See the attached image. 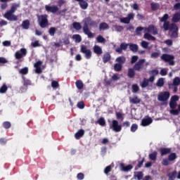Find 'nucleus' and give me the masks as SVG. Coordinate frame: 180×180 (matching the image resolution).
<instances>
[{"label": "nucleus", "instance_id": "obj_1", "mask_svg": "<svg viewBox=\"0 0 180 180\" xmlns=\"http://www.w3.org/2000/svg\"><path fill=\"white\" fill-rule=\"evenodd\" d=\"M159 19L160 22H163V29L165 30V32L168 30H173L170 34L171 39H178V30H179V29L178 28V25H176V24L174 22L169 24V21H168L169 19V15L165 13Z\"/></svg>", "mask_w": 180, "mask_h": 180}, {"label": "nucleus", "instance_id": "obj_2", "mask_svg": "<svg viewBox=\"0 0 180 180\" xmlns=\"http://www.w3.org/2000/svg\"><path fill=\"white\" fill-rule=\"evenodd\" d=\"M89 26H91V27H98V22L94 21L91 17H87L85 18V22L84 23L82 30L84 34H86L89 39H92L94 38V33L89 30Z\"/></svg>", "mask_w": 180, "mask_h": 180}, {"label": "nucleus", "instance_id": "obj_3", "mask_svg": "<svg viewBox=\"0 0 180 180\" xmlns=\"http://www.w3.org/2000/svg\"><path fill=\"white\" fill-rule=\"evenodd\" d=\"M144 63H146V59H140L134 64L133 68H129L127 77L129 78H134V77H136V71L141 72V71L144 70Z\"/></svg>", "mask_w": 180, "mask_h": 180}, {"label": "nucleus", "instance_id": "obj_4", "mask_svg": "<svg viewBox=\"0 0 180 180\" xmlns=\"http://www.w3.org/2000/svg\"><path fill=\"white\" fill-rule=\"evenodd\" d=\"M18 8H20V4H13L11 9L5 13L4 18L11 22H16V20H18V16L13 13L18 11Z\"/></svg>", "mask_w": 180, "mask_h": 180}, {"label": "nucleus", "instance_id": "obj_5", "mask_svg": "<svg viewBox=\"0 0 180 180\" xmlns=\"http://www.w3.org/2000/svg\"><path fill=\"white\" fill-rule=\"evenodd\" d=\"M37 22L41 29L47 27L49 26V15L47 14L37 15Z\"/></svg>", "mask_w": 180, "mask_h": 180}, {"label": "nucleus", "instance_id": "obj_6", "mask_svg": "<svg viewBox=\"0 0 180 180\" xmlns=\"http://www.w3.org/2000/svg\"><path fill=\"white\" fill-rule=\"evenodd\" d=\"M161 60L165 63H169V65H175V56L167 53H163L161 57Z\"/></svg>", "mask_w": 180, "mask_h": 180}, {"label": "nucleus", "instance_id": "obj_7", "mask_svg": "<svg viewBox=\"0 0 180 180\" xmlns=\"http://www.w3.org/2000/svg\"><path fill=\"white\" fill-rule=\"evenodd\" d=\"M27 54V50L25 48H22L20 51H16L15 53V58H16V60H18L16 62V64H19V63H22V58H23V57H26Z\"/></svg>", "mask_w": 180, "mask_h": 180}, {"label": "nucleus", "instance_id": "obj_8", "mask_svg": "<svg viewBox=\"0 0 180 180\" xmlns=\"http://www.w3.org/2000/svg\"><path fill=\"white\" fill-rule=\"evenodd\" d=\"M154 81H155V77H150L148 79L144 77L143 81L140 83V86L143 89L147 88V86H148L150 84L151 86H153Z\"/></svg>", "mask_w": 180, "mask_h": 180}, {"label": "nucleus", "instance_id": "obj_9", "mask_svg": "<svg viewBox=\"0 0 180 180\" xmlns=\"http://www.w3.org/2000/svg\"><path fill=\"white\" fill-rule=\"evenodd\" d=\"M169 96H171V94L169 91H162L158 96V99L160 102H167L169 99Z\"/></svg>", "mask_w": 180, "mask_h": 180}, {"label": "nucleus", "instance_id": "obj_10", "mask_svg": "<svg viewBox=\"0 0 180 180\" xmlns=\"http://www.w3.org/2000/svg\"><path fill=\"white\" fill-rule=\"evenodd\" d=\"M110 129H112L113 131H115V133H119V131H122V124H119V121L113 120Z\"/></svg>", "mask_w": 180, "mask_h": 180}, {"label": "nucleus", "instance_id": "obj_11", "mask_svg": "<svg viewBox=\"0 0 180 180\" xmlns=\"http://www.w3.org/2000/svg\"><path fill=\"white\" fill-rule=\"evenodd\" d=\"M176 106H178V103H175L174 101H169V108L172 109L170 110L171 115H173L174 116H178L179 115V110H176Z\"/></svg>", "mask_w": 180, "mask_h": 180}, {"label": "nucleus", "instance_id": "obj_12", "mask_svg": "<svg viewBox=\"0 0 180 180\" xmlns=\"http://www.w3.org/2000/svg\"><path fill=\"white\" fill-rule=\"evenodd\" d=\"M80 51L83 54H85V58H86V60H89V58L92 57V51L88 49L85 45L81 46Z\"/></svg>", "mask_w": 180, "mask_h": 180}, {"label": "nucleus", "instance_id": "obj_13", "mask_svg": "<svg viewBox=\"0 0 180 180\" xmlns=\"http://www.w3.org/2000/svg\"><path fill=\"white\" fill-rule=\"evenodd\" d=\"M130 20H134V13H130L127 15V17L120 18V22L121 23H124L125 25H129Z\"/></svg>", "mask_w": 180, "mask_h": 180}, {"label": "nucleus", "instance_id": "obj_14", "mask_svg": "<svg viewBox=\"0 0 180 180\" xmlns=\"http://www.w3.org/2000/svg\"><path fill=\"white\" fill-rule=\"evenodd\" d=\"M144 30L148 33H152L154 36L158 34V29L154 25H150L148 27H144Z\"/></svg>", "mask_w": 180, "mask_h": 180}, {"label": "nucleus", "instance_id": "obj_15", "mask_svg": "<svg viewBox=\"0 0 180 180\" xmlns=\"http://www.w3.org/2000/svg\"><path fill=\"white\" fill-rule=\"evenodd\" d=\"M128 47H129V44L122 42L120 44V47L115 49V51L116 53H119L120 54H122L123 53V50L124 51H126Z\"/></svg>", "mask_w": 180, "mask_h": 180}, {"label": "nucleus", "instance_id": "obj_16", "mask_svg": "<svg viewBox=\"0 0 180 180\" xmlns=\"http://www.w3.org/2000/svg\"><path fill=\"white\" fill-rule=\"evenodd\" d=\"M171 151H172V148H160L159 149L161 157H164V155H168V154H171Z\"/></svg>", "mask_w": 180, "mask_h": 180}, {"label": "nucleus", "instance_id": "obj_17", "mask_svg": "<svg viewBox=\"0 0 180 180\" xmlns=\"http://www.w3.org/2000/svg\"><path fill=\"white\" fill-rule=\"evenodd\" d=\"M45 10L46 11V12H51V13H57V12H58V6H51L49 5H45Z\"/></svg>", "mask_w": 180, "mask_h": 180}, {"label": "nucleus", "instance_id": "obj_18", "mask_svg": "<svg viewBox=\"0 0 180 180\" xmlns=\"http://www.w3.org/2000/svg\"><path fill=\"white\" fill-rule=\"evenodd\" d=\"M76 1L79 2V6L81 9H83V11L88 9V6H89V4H88V0H76Z\"/></svg>", "mask_w": 180, "mask_h": 180}, {"label": "nucleus", "instance_id": "obj_19", "mask_svg": "<svg viewBox=\"0 0 180 180\" xmlns=\"http://www.w3.org/2000/svg\"><path fill=\"white\" fill-rule=\"evenodd\" d=\"M153 123V119L151 117L148 118H143L141 120V126H143V127H146V126H148Z\"/></svg>", "mask_w": 180, "mask_h": 180}, {"label": "nucleus", "instance_id": "obj_20", "mask_svg": "<svg viewBox=\"0 0 180 180\" xmlns=\"http://www.w3.org/2000/svg\"><path fill=\"white\" fill-rule=\"evenodd\" d=\"M21 27L25 30H28V29L30 27V20H23L21 24Z\"/></svg>", "mask_w": 180, "mask_h": 180}, {"label": "nucleus", "instance_id": "obj_21", "mask_svg": "<svg viewBox=\"0 0 180 180\" xmlns=\"http://www.w3.org/2000/svg\"><path fill=\"white\" fill-rule=\"evenodd\" d=\"M130 103H134V105H137L141 102V99H140L137 96H134L133 98L129 97Z\"/></svg>", "mask_w": 180, "mask_h": 180}, {"label": "nucleus", "instance_id": "obj_22", "mask_svg": "<svg viewBox=\"0 0 180 180\" xmlns=\"http://www.w3.org/2000/svg\"><path fill=\"white\" fill-rule=\"evenodd\" d=\"M85 134V130L84 129H79L75 134V138L76 140H79L82 137H84V135Z\"/></svg>", "mask_w": 180, "mask_h": 180}, {"label": "nucleus", "instance_id": "obj_23", "mask_svg": "<svg viewBox=\"0 0 180 180\" xmlns=\"http://www.w3.org/2000/svg\"><path fill=\"white\" fill-rule=\"evenodd\" d=\"M120 168H122V171H124V172H127L130 171V169H133V166L131 165H128L127 166H124V164L121 163Z\"/></svg>", "mask_w": 180, "mask_h": 180}, {"label": "nucleus", "instance_id": "obj_24", "mask_svg": "<svg viewBox=\"0 0 180 180\" xmlns=\"http://www.w3.org/2000/svg\"><path fill=\"white\" fill-rule=\"evenodd\" d=\"M129 50L133 53H137L139 51V45L136 44H129Z\"/></svg>", "mask_w": 180, "mask_h": 180}, {"label": "nucleus", "instance_id": "obj_25", "mask_svg": "<svg viewBox=\"0 0 180 180\" xmlns=\"http://www.w3.org/2000/svg\"><path fill=\"white\" fill-rule=\"evenodd\" d=\"M110 53L109 52H107L103 54V62L104 63V64H106V63H108V61H110Z\"/></svg>", "mask_w": 180, "mask_h": 180}, {"label": "nucleus", "instance_id": "obj_26", "mask_svg": "<svg viewBox=\"0 0 180 180\" xmlns=\"http://www.w3.org/2000/svg\"><path fill=\"white\" fill-rule=\"evenodd\" d=\"M93 50H94V53H95V54H97L98 56H101V54L103 53V51H102V48H101V46L98 45L94 46L93 48Z\"/></svg>", "mask_w": 180, "mask_h": 180}, {"label": "nucleus", "instance_id": "obj_27", "mask_svg": "<svg viewBox=\"0 0 180 180\" xmlns=\"http://www.w3.org/2000/svg\"><path fill=\"white\" fill-rule=\"evenodd\" d=\"M179 85H180V78L178 77H176L173 79V83L171 84H169V88H171V86H178Z\"/></svg>", "mask_w": 180, "mask_h": 180}, {"label": "nucleus", "instance_id": "obj_28", "mask_svg": "<svg viewBox=\"0 0 180 180\" xmlns=\"http://www.w3.org/2000/svg\"><path fill=\"white\" fill-rule=\"evenodd\" d=\"M172 20L174 22V23H178V22L180 20V12L174 13Z\"/></svg>", "mask_w": 180, "mask_h": 180}, {"label": "nucleus", "instance_id": "obj_29", "mask_svg": "<svg viewBox=\"0 0 180 180\" xmlns=\"http://www.w3.org/2000/svg\"><path fill=\"white\" fill-rule=\"evenodd\" d=\"M160 4L158 3L152 2L150 4V8L153 11H158V9H160Z\"/></svg>", "mask_w": 180, "mask_h": 180}, {"label": "nucleus", "instance_id": "obj_30", "mask_svg": "<svg viewBox=\"0 0 180 180\" xmlns=\"http://www.w3.org/2000/svg\"><path fill=\"white\" fill-rule=\"evenodd\" d=\"M115 61L118 63V64H121V65H123L124 63H126V57L124 56H119L116 58Z\"/></svg>", "mask_w": 180, "mask_h": 180}, {"label": "nucleus", "instance_id": "obj_31", "mask_svg": "<svg viewBox=\"0 0 180 180\" xmlns=\"http://www.w3.org/2000/svg\"><path fill=\"white\" fill-rule=\"evenodd\" d=\"M109 29V25L106 22H101L99 25V30L102 31V30H106Z\"/></svg>", "mask_w": 180, "mask_h": 180}, {"label": "nucleus", "instance_id": "obj_32", "mask_svg": "<svg viewBox=\"0 0 180 180\" xmlns=\"http://www.w3.org/2000/svg\"><path fill=\"white\" fill-rule=\"evenodd\" d=\"M143 37L146 39V40H152V41H155V37L148 32L145 33Z\"/></svg>", "mask_w": 180, "mask_h": 180}, {"label": "nucleus", "instance_id": "obj_33", "mask_svg": "<svg viewBox=\"0 0 180 180\" xmlns=\"http://www.w3.org/2000/svg\"><path fill=\"white\" fill-rule=\"evenodd\" d=\"M176 170L168 173L167 176L169 178V180H175V178H176Z\"/></svg>", "mask_w": 180, "mask_h": 180}, {"label": "nucleus", "instance_id": "obj_34", "mask_svg": "<svg viewBox=\"0 0 180 180\" xmlns=\"http://www.w3.org/2000/svg\"><path fill=\"white\" fill-rule=\"evenodd\" d=\"M75 85L77 89H79V91L81 89H84V83L82 80H77L75 82Z\"/></svg>", "mask_w": 180, "mask_h": 180}, {"label": "nucleus", "instance_id": "obj_35", "mask_svg": "<svg viewBox=\"0 0 180 180\" xmlns=\"http://www.w3.org/2000/svg\"><path fill=\"white\" fill-rule=\"evenodd\" d=\"M72 39L75 40V43H81V41H82V38L79 34H73Z\"/></svg>", "mask_w": 180, "mask_h": 180}, {"label": "nucleus", "instance_id": "obj_36", "mask_svg": "<svg viewBox=\"0 0 180 180\" xmlns=\"http://www.w3.org/2000/svg\"><path fill=\"white\" fill-rule=\"evenodd\" d=\"M123 68V65L120 63H115L114 65V70L116 71V72H120V71H122V69Z\"/></svg>", "mask_w": 180, "mask_h": 180}, {"label": "nucleus", "instance_id": "obj_37", "mask_svg": "<svg viewBox=\"0 0 180 180\" xmlns=\"http://www.w3.org/2000/svg\"><path fill=\"white\" fill-rule=\"evenodd\" d=\"M177 158H178V156L176 155V153H170L167 157V159L169 161H175V160Z\"/></svg>", "mask_w": 180, "mask_h": 180}, {"label": "nucleus", "instance_id": "obj_38", "mask_svg": "<svg viewBox=\"0 0 180 180\" xmlns=\"http://www.w3.org/2000/svg\"><path fill=\"white\" fill-rule=\"evenodd\" d=\"M157 155H158V153L157 151H154L153 153L149 154V158L151 161H155L157 160Z\"/></svg>", "mask_w": 180, "mask_h": 180}, {"label": "nucleus", "instance_id": "obj_39", "mask_svg": "<svg viewBox=\"0 0 180 180\" xmlns=\"http://www.w3.org/2000/svg\"><path fill=\"white\" fill-rule=\"evenodd\" d=\"M72 26L75 30H81V29H82V25H81V23L78 22H74L72 23Z\"/></svg>", "mask_w": 180, "mask_h": 180}, {"label": "nucleus", "instance_id": "obj_40", "mask_svg": "<svg viewBox=\"0 0 180 180\" xmlns=\"http://www.w3.org/2000/svg\"><path fill=\"white\" fill-rule=\"evenodd\" d=\"M96 41L97 43H106V39L102 36V35H98L96 37Z\"/></svg>", "mask_w": 180, "mask_h": 180}, {"label": "nucleus", "instance_id": "obj_41", "mask_svg": "<svg viewBox=\"0 0 180 180\" xmlns=\"http://www.w3.org/2000/svg\"><path fill=\"white\" fill-rule=\"evenodd\" d=\"M135 178H136L138 180L143 179V176H144V174H143V172H137L134 174Z\"/></svg>", "mask_w": 180, "mask_h": 180}, {"label": "nucleus", "instance_id": "obj_42", "mask_svg": "<svg viewBox=\"0 0 180 180\" xmlns=\"http://www.w3.org/2000/svg\"><path fill=\"white\" fill-rule=\"evenodd\" d=\"M6 91H8V86H6V84H3L0 88V94H6Z\"/></svg>", "mask_w": 180, "mask_h": 180}, {"label": "nucleus", "instance_id": "obj_43", "mask_svg": "<svg viewBox=\"0 0 180 180\" xmlns=\"http://www.w3.org/2000/svg\"><path fill=\"white\" fill-rule=\"evenodd\" d=\"M98 124H100V126H105V124H106V121L105 120V118L100 117L98 120Z\"/></svg>", "mask_w": 180, "mask_h": 180}, {"label": "nucleus", "instance_id": "obj_44", "mask_svg": "<svg viewBox=\"0 0 180 180\" xmlns=\"http://www.w3.org/2000/svg\"><path fill=\"white\" fill-rule=\"evenodd\" d=\"M157 86L161 87L164 86V79L163 78H160L157 83H156Z\"/></svg>", "mask_w": 180, "mask_h": 180}, {"label": "nucleus", "instance_id": "obj_45", "mask_svg": "<svg viewBox=\"0 0 180 180\" xmlns=\"http://www.w3.org/2000/svg\"><path fill=\"white\" fill-rule=\"evenodd\" d=\"M150 77H153V78H155L156 75L158 74V70H152L149 72Z\"/></svg>", "mask_w": 180, "mask_h": 180}, {"label": "nucleus", "instance_id": "obj_46", "mask_svg": "<svg viewBox=\"0 0 180 180\" xmlns=\"http://www.w3.org/2000/svg\"><path fill=\"white\" fill-rule=\"evenodd\" d=\"M29 72V68H23L20 70V74H22V75H26Z\"/></svg>", "mask_w": 180, "mask_h": 180}, {"label": "nucleus", "instance_id": "obj_47", "mask_svg": "<svg viewBox=\"0 0 180 180\" xmlns=\"http://www.w3.org/2000/svg\"><path fill=\"white\" fill-rule=\"evenodd\" d=\"M56 30L57 29H56V27H51L49 30V33L51 36H54L56 34Z\"/></svg>", "mask_w": 180, "mask_h": 180}, {"label": "nucleus", "instance_id": "obj_48", "mask_svg": "<svg viewBox=\"0 0 180 180\" xmlns=\"http://www.w3.org/2000/svg\"><path fill=\"white\" fill-rule=\"evenodd\" d=\"M139 129V125L137 124H132L131 126V131L135 133V131Z\"/></svg>", "mask_w": 180, "mask_h": 180}, {"label": "nucleus", "instance_id": "obj_49", "mask_svg": "<svg viewBox=\"0 0 180 180\" xmlns=\"http://www.w3.org/2000/svg\"><path fill=\"white\" fill-rule=\"evenodd\" d=\"M139 91H140V87H139V85L133 84L132 85V92L136 94V92H139Z\"/></svg>", "mask_w": 180, "mask_h": 180}, {"label": "nucleus", "instance_id": "obj_50", "mask_svg": "<svg viewBox=\"0 0 180 180\" xmlns=\"http://www.w3.org/2000/svg\"><path fill=\"white\" fill-rule=\"evenodd\" d=\"M116 118L117 119V120H122L123 121V120L124 119V117H123V114H122L121 112H116Z\"/></svg>", "mask_w": 180, "mask_h": 180}, {"label": "nucleus", "instance_id": "obj_51", "mask_svg": "<svg viewBox=\"0 0 180 180\" xmlns=\"http://www.w3.org/2000/svg\"><path fill=\"white\" fill-rule=\"evenodd\" d=\"M51 86L53 89H57V88H58V86H60V84H58V82H57L56 80H53L51 82Z\"/></svg>", "mask_w": 180, "mask_h": 180}, {"label": "nucleus", "instance_id": "obj_52", "mask_svg": "<svg viewBox=\"0 0 180 180\" xmlns=\"http://www.w3.org/2000/svg\"><path fill=\"white\" fill-rule=\"evenodd\" d=\"M179 101V96L174 95L171 97L170 101L176 103Z\"/></svg>", "mask_w": 180, "mask_h": 180}, {"label": "nucleus", "instance_id": "obj_53", "mask_svg": "<svg viewBox=\"0 0 180 180\" xmlns=\"http://www.w3.org/2000/svg\"><path fill=\"white\" fill-rule=\"evenodd\" d=\"M114 28L116 30V32H122L123 30V26L122 25H114Z\"/></svg>", "mask_w": 180, "mask_h": 180}, {"label": "nucleus", "instance_id": "obj_54", "mask_svg": "<svg viewBox=\"0 0 180 180\" xmlns=\"http://www.w3.org/2000/svg\"><path fill=\"white\" fill-rule=\"evenodd\" d=\"M77 108H79V109H84V108H85V103H84V101H80L77 103Z\"/></svg>", "mask_w": 180, "mask_h": 180}, {"label": "nucleus", "instance_id": "obj_55", "mask_svg": "<svg viewBox=\"0 0 180 180\" xmlns=\"http://www.w3.org/2000/svg\"><path fill=\"white\" fill-rule=\"evenodd\" d=\"M110 171H112V166L109 165L107 166L105 169H104V173L108 175V174H109V172H110Z\"/></svg>", "mask_w": 180, "mask_h": 180}, {"label": "nucleus", "instance_id": "obj_56", "mask_svg": "<svg viewBox=\"0 0 180 180\" xmlns=\"http://www.w3.org/2000/svg\"><path fill=\"white\" fill-rule=\"evenodd\" d=\"M142 30H144V27H136V34H138V35L141 34Z\"/></svg>", "mask_w": 180, "mask_h": 180}, {"label": "nucleus", "instance_id": "obj_57", "mask_svg": "<svg viewBox=\"0 0 180 180\" xmlns=\"http://www.w3.org/2000/svg\"><path fill=\"white\" fill-rule=\"evenodd\" d=\"M138 60H139V56H133L131 58V64H134V63H136Z\"/></svg>", "mask_w": 180, "mask_h": 180}, {"label": "nucleus", "instance_id": "obj_58", "mask_svg": "<svg viewBox=\"0 0 180 180\" xmlns=\"http://www.w3.org/2000/svg\"><path fill=\"white\" fill-rule=\"evenodd\" d=\"M41 64H43V62L41 60H38L37 63H34V68H41Z\"/></svg>", "mask_w": 180, "mask_h": 180}, {"label": "nucleus", "instance_id": "obj_59", "mask_svg": "<svg viewBox=\"0 0 180 180\" xmlns=\"http://www.w3.org/2000/svg\"><path fill=\"white\" fill-rule=\"evenodd\" d=\"M11 126V124L9 122H4L3 123V127H4V129H10Z\"/></svg>", "mask_w": 180, "mask_h": 180}, {"label": "nucleus", "instance_id": "obj_60", "mask_svg": "<svg viewBox=\"0 0 180 180\" xmlns=\"http://www.w3.org/2000/svg\"><path fill=\"white\" fill-rule=\"evenodd\" d=\"M169 164V160L167 159H163L162 161V165L165 167H168V165Z\"/></svg>", "mask_w": 180, "mask_h": 180}, {"label": "nucleus", "instance_id": "obj_61", "mask_svg": "<svg viewBox=\"0 0 180 180\" xmlns=\"http://www.w3.org/2000/svg\"><path fill=\"white\" fill-rule=\"evenodd\" d=\"M141 46L143 48V49H148V42L146 41H142Z\"/></svg>", "mask_w": 180, "mask_h": 180}, {"label": "nucleus", "instance_id": "obj_62", "mask_svg": "<svg viewBox=\"0 0 180 180\" xmlns=\"http://www.w3.org/2000/svg\"><path fill=\"white\" fill-rule=\"evenodd\" d=\"M159 56H160L159 52H153L150 55L151 58H158V57Z\"/></svg>", "mask_w": 180, "mask_h": 180}, {"label": "nucleus", "instance_id": "obj_63", "mask_svg": "<svg viewBox=\"0 0 180 180\" xmlns=\"http://www.w3.org/2000/svg\"><path fill=\"white\" fill-rule=\"evenodd\" d=\"M77 178L79 180H82L84 178H85V175H84V173H79L77 175Z\"/></svg>", "mask_w": 180, "mask_h": 180}, {"label": "nucleus", "instance_id": "obj_64", "mask_svg": "<svg viewBox=\"0 0 180 180\" xmlns=\"http://www.w3.org/2000/svg\"><path fill=\"white\" fill-rule=\"evenodd\" d=\"M165 44H167V46H169V47H171V46H172L173 42L172 39H167L165 41Z\"/></svg>", "mask_w": 180, "mask_h": 180}]
</instances>
